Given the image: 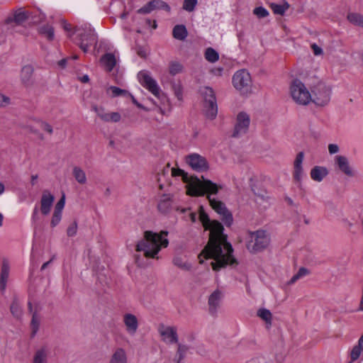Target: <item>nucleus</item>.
<instances>
[{
	"instance_id": "20e7f679",
	"label": "nucleus",
	"mask_w": 363,
	"mask_h": 363,
	"mask_svg": "<svg viewBox=\"0 0 363 363\" xmlns=\"http://www.w3.org/2000/svg\"><path fill=\"white\" fill-rule=\"evenodd\" d=\"M289 95L292 100L300 106H307L312 101V94L306 85L298 79H294L289 84Z\"/></svg>"
},
{
	"instance_id": "603ef678",
	"label": "nucleus",
	"mask_w": 363,
	"mask_h": 363,
	"mask_svg": "<svg viewBox=\"0 0 363 363\" xmlns=\"http://www.w3.org/2000/svg\"><path fill=\"white\" fill-rule=\"evenodd\" d=\"M38 122L42 130L48 133L49 134L52 133V128L48 123L40 120H38Z\"/></svg>"
},
{
	"instance_id": "0e129e2a",
	"label": "nucleus",
	"mask_w": 363,
	"mask_h": 363,
	"mask_svg": "<svg viewBox=\"0 0 363 363\" xmlns=\"http://www.w3.org/2000/svg\"><path fill=\"white\" fill-rule=\"evenodd\" d=\"M196 213H191L190 214V219H191V220L192 222H195V220H196Z\"/></svg>"
},
{
	"instance_id": "9d476101",
	"label": "nucleus",
	"mask_w": 363,
	"mask_h": 363,
	"mask_svg": "<svg viewBox=\"0 0 363 363\" xmlns=\"http://www.w3.org/2000/svg\"><path fill=\"white\" fill-rule=\"evenodd\" d=\"M157 333L160 340L167 345L177 344L179 337L177 329L175 326L160 323L157 326Z\"/></svg>"
},
{
	"instance_id": "2f4dec72",
	"label": "nucleus",
	"mask_w": 363,
	"mask_h": 363,
	"mask_svg": "<svg viewBox=\"0 0 363 363\" xmlns=\"http://www.w3.org/2000/svg\"><path fill=\"white\" fill-rule=\"evenodd\" d=\"M172 34L174 38L177 40H184L187 36V30L183 25H177L174 27Z\"/></svg>"
},
{
	"instance_id": "f257e3e1",
	"label": "nucleus",
	"mask_w": 363,
	"mask_h": 363,
	"mask_svg": "<svg viewBox=\"0 0 363 363\" xmlns=\"http://www.w3.org/2000/svg\"><path fill=\"white\" fill-rule=\"evenodd\" d=\"M199 220L203 228L210 231L209 240L198 256L199 263H203L206 259H213L211 264L215 271L236 263L232 246L223 233V225L216 220H210L202 207L199 209Z\"/></svg>"
},
{
	"instance_id": "a18cd8bd",
	"label": "nucleus",
	"mask_w": 363,
	"mask_h": 363,
	"mask_svg": "<svg viewBox=\"0 0 363 363\" xmlns=\"http://www.w3.org/2000/svg\"><path fill=\"white\" fill-rule=\"evenodd\" d=\"M304 176L303 167H294L293 177L296 182H301Z\"/></svg>"
},
{
	"instance_id": "680f3d73",
	"label": "nucleus",
	"mask_w": 363,
	"mask_h": 363,
	"mask_svg": "<svg viewBox=\"0 0 363 363\" xmlns=\"http://www.w3.org/2000/svg\"><path fill=\"white\" fill-rule=\"evenodd\" d=\"M81 82H84V83H86L89 81V77L88 75H84L81 79H80Z\"/></svg>"
},
{
	"instance_id": "7c9ffc66",
	"label": "nucleus",
	"mask_w": 363,
	"mask_h": 363,
	"mask_svg": "<svg viewBox=\"0 0 363 363\" xmlns=\"http://www.w3.org/2000/svg\"><path fill=\"white\" fill-rule=\"evenodd\" d=\"M184 71L183 65L178 61H171L168 65V72L170 75L175 76L182 73Z\"/></svg>"
},
{
	"instance_id": "e2e57ef3",
	"label": "nucleus",
	"mask_w": 363,
	"mask_h": 363,
	"mask_svg": "<svg viewBox=\"0 0 363 363\" xmlns=\"http://www.w3.org/2000/svg\"><path fill=\"white\" fill-rule=\"evenodd\" d=\"M63 28L66 31L69 32L71 30V26L67 23H65L63 25Z\"/></svg>"
},
{
	"instance_id": "4468645a",
	"label": "nucleus",
	"mask_w": 363,
	"mask_h": 363,
	"mask_svg": "<svg viewBox=\"0 0 363 363\" xmlns=\"http://www.w3.org/2000/svg\"><path fill=\"white\" fill-rule=\"evenodd\" d=\"M330 94L331 91L328 86L320 84L313 91L311 102L317 106H325L330 100Z\"/></svg>"
},
{
	"instance_id": "0eeeda50",
	"label": "nucleus",
	"mask_w": 363,
	"mask_h": 363,
	"mask_svg": "<svg viewBox=\"0 0 363 363\" xmlns=\"http://www.w3.org/2000/svg\"><path fill=\"white\" fill-rule=\"evenodd\" d=\"M200 91L203 99V111L206 117L213 119L218 112L214 91L211 88L208 86L201 89Z\"/></svg>"
},
{
	"instance_id": "58836bf2",
	"label": "nucleus",
	"mask_w": 363,
	"mask_h": 363,
	"mask_svg": "<svg viewBox=\"0 0 363 363\" xmlns=\"http://www.w3.org/2000/svg\"><path fill=\"white\" fill-rule=\"evenodd\" d=\"M40 325V318L39 317V315L37 313H34L33 314V317H32V320H31V323H30V327H31V330H32L33 335H35L37 333V332L39 330Z\"/></svg>"
},
{
	"instance_id": "39448f33",
	"label": "nucleus",
	"mask_w": 363,
	"mask_h": 363,
	"mask_svg": "<svg viewBox=\"0 0 363 363\" xmlns=\"http://www.w3.org/2000/svg\"><path fill=\"white\" fill-rule=\"evenodd\" d=\"M73 40L84 51L87 52L89 46L96 43V35L89 25L77 27L74 32Z\"/></svg>"
},
{
	"instance_id": "412c9836",
	"label": "nucleus",
	"mask_w": 363,
	"mask_h": 363,
	"mask_svg": "<svg viewBox=\"0 0 363 363\" xmlns=\"http://www.w3.org/2000/svg\"><path fill=\"white\" fill-rule=\"evenodd\" d=\"M108 363H128L126 350L121 347L115 348L112 351Z\"/></svg>"
},
{
	"instance_id": "6ab92c4d",
	"label": "nucleus",
	"mask_w": 363,
	"mask_h": 363,
	"mask_svg": "<svg viewBox=\"0 0 363 363\" xmlns=\"http://www.w3.org/2000/svg\"><path fill=\"white\" fill-rule=\"evenodd\" d=\"M93 110L97 116L104 122L117 123L121 119V116L118 112H108L103 107L99 106H94Z\"/></svg>"
},
{
	"instance_id": "f03ea898",
	"label": "nucleus",
	"mask_w": 363,
	"mask_h": 363,
	"mask_svg": "<svg viewBox=\"0 0 363 363\" xmlns=\"http://www.w3.org/2000/svg\"><path fill=\"white\" fill-rule=\"evenodd\" d=\"M220 189L221 186L203 177L193 178L187 186V194L191 196H201L207 194L212 208L223 216V220L225 225H230L233 222L231 213L226 209L223 203L211 198V195L216 194Z\"/></svg>"
},
{
	"instance_id": "393cba45",
	"label": "nucleus",
	"mask_w": 363,
	"mask_h": 363,
	"mask_svg": "<svg viewBox=\"0 0 363 363\" xmlns=\"http://www.w3.org/2000/svg\"><path fill=\"white\" fill-rule=\"evenodd\" d=\"M257 315L264 322L267 328L272 324L273 315L271 311L265 308H260L257 311Z\"/></svg>"
},
{
	"instance_id": "bf43d9fd",
	"label": "nucleus",
	"mask_w": 363,
	"mask_h": 363,
	"mask_svg": "<svg viewBox=\"0 0 363 363\" xmlns=\"http://www.w3.org/2000/svg\"><path fill=\"white\" fill-rule=\"evenodd\" d=\"M174 94L176 96V97L178 99V100H182V89L180 86H175L174 88Z\"/></svg>"
},
{
	"instance_id": "c9c22d12",
	"label": "nucleus",
	"mask_w": 363,
	"mask_h": 363,
	"mask_svg": "<svg viewBox=\"0 0 363 363\" xmlns=\"http://www.w3.org/2000/svg\"><path fill=\"white\" fill-rule=\"evenodd\" d=\"M309 274V271L304 268L301 267L298 269L296 274H295L289 280V284H294L298 279L307 276Z\"/></svg>"
},
{
	"instance_id": "dca6fc26",
	"label": "nucleus",
	"mask_w": 363,
	"mask_h": 363,
	"mask_svg": "<svg viewBox=\"0 0 363 363\" xmlns=\"http://www.w3.org/2000/svg\"><path fill=\"white\" fill-rule=\"evenodd\" d=\"M186 162L196 172H203L209 169L208 162L206 159L197 153H192L186 156Z\"/></svg>"
},
{
	"instance_id": "052dcab7",
	"label": "nucleus",
	"mask_w": 363,
	"mask_h": 363,
	"mask_svg": "<svg viewBox=\"0 0 363 363\" xmlns=\"http://www.w3.org/2000/svg\"><path fill=\"white\" fill-rule=\"evenodd\" d=\"M211 72L216 75V76H220L223 72V68L222 67H216L211 70Z\"/></svg>"
},
{
	"instance_id": "423d86ee",
	"label": "nucleus",
	"mask_w": 363,
	"mask_h": 363,
	"mask_svg": "<svg viewBox=\"0 0 363 363\" xmlns=\"http://www.w3.org/2000/svg\"><path fill=\"white\" fill-rule=\"evenodd\" d=\"M269 234L262 230L250 233L247 248L251 252H257L266 248L269 244Z\"/></svg>"
},
{
	"instance_id": "72a5a7b5",
	"label": "nucleus",
	"mask_w": 363,
	"mask_h": 363,
	"mask_svg": "<svg viewBox=\"0 0 363 363\" xmlns=\"http://www.w3.org/2000/svg\"><path fill=\"white\" fill-rule=\"evenodd\" d=\"M205 59L209 62L214 63L219 59V55L216 50L212 48H208L204 53Z\"/></svg>"
},
{
	"instance_id": "f3484780",
	"label": "nucleus",
	"mask_w": 363,
	"mask_h": 363,
	"mask_svg": "<svg viewBox=\"0 0 363 363\" xmlns=\"http://www.w3.org/2000/svg\"><path fill=\"white\" fill-rule=\"evenodd\" d=\"M65 206V195L62 194V197L58 200L54 207L50 218V226L56 227L61 221L62 218V212Z\"/></svg>"
},
{
	"instance_id": "e433bc0d",
	"label": "nucleus",
	"mask_w": 363,
	"mask_h": 363,
	"mask_svg": "<svg viewBox=\"0 0 363 363\" xmlns=\"http://www.w3.org/2000/svg\"><path fill=\"white\" fill-rule=\"evenodd\" d=\"M172 175L173 177H181L184 182H187L186 186H188L189 183L191 180V179L194 178V177H191L189 179L187 174L184 170L179 169V168H172Z\"/></svg>"
},
{
	"instance_id": "9b49d317",
	"label": "nucleus",
	"mask_w": 363,
	"mask_h": 363,
	"mask_svg": "<svg viewBox=\"0 0 363 363\" xmlns=\"http://www.w3.org/2000/svg\"><path fill=\"white\" fill-rule=\"evenodd\" d=\"M138 79L140 84L147 89L156 97L160 96L161 90L155 79H154L150 73L145 70L141 71L138 74Z\"/></svg>"
},
{
	"instance_id": "338daca9",
	"label": "nucleus",
	"mask_w": 363,
	"mask_h": 363,
	"mask_svg": "<svg viewBox=\"0 0 363 363\" xmlns=\"http://www.w3.org/2000/svg\"><path fill=\"white\" fill-rule=\"evenodd\" d=\"M357 26H360V27L363 28V15H362V17L360 18V21H359Z\"/></svg>"
},
{
	"instance_id": "a878e982",
	"label": "nucleus",
	"mask_w": 363,
	"mask_h": 363,
	"mask_svg": "<svg viewBox=\"0 0 363 363\" xmlns=\"http://www.w3.org/2000/svg\"><path fill=\"white\" fill-rule=\"evenodd\" d=\"M101 62L104 67L108 72L111 71L116 64V58L114 55L107 53L104 55L101 59Z\"/></svg>"
},
{
	"instance_id": "13d9d810",
	"label": "nucleus",
	"mask_w": 363,
	"mask_h": 363,
	"mask_svg": "<svg viewBox=\"0 0 363 363\" xmlns=\"http://www.w3.org/2000/svg\"><path fill=\"white\" fill-rule=\"evenodd\" d=\"M339 146L336 144H330L328 145V152L330 155L336 154L339 152Z\"/></svg>"
},
{
	"instance_id": "4c0bfd02",
	"label": "nucleus",
	"mask_w": 363,
	"mask_h": 363,
	"mask_svg": "<svg viewBox=\"0 0 363 363\" xmlns=\"http://www.w3.org/2000/svg\"><path fill=\"white\" fill-rule=\"evenodd\" d=\"M198 4L197 0H184L182 9L189 13L193 12Z\"/></svg>"
},
{
	"instance_id": "2eb2a0df",
	"label": "nucleus",
	"mask_w": 363,
	"mask_h": 363,
	"mask_svg": "<svg viewBox=\"0 0 363 363\" xmlns=\"http://www.w3.org/2000/svg\"><path fill=\"white\" fill-rule=\"evenodd\" d=\"M224 298V291L217 288L213 290L208 297V308L211 315H216L221 306Z\"/></svg>"
},
{
	"instance_id": "c756f323",
	"label": "nucleus",
	"mask_w": 363,
	"mask_h": 363,
	"mask_svg": "<svg viewBox=\"0 0 363 363\" xmlns=\"http://www.w3.org/2000/svg\"><path fill=\"white\" fill-rule=\"evenodd\" d=\"M72 174L76 181L80 184H85L87 178L85 172L79 167H74L72 169Z\"/></svg>"
},
{
	"instance_id": "5701e85b",
	"label": "nucleus",
	"mask_w": 363,
	"mask_h": 363,
	"mask_svg": "<svg viewBox=\"0 0 363 363\" xmlns=\"http://www.w3.org/2000/svg\"><path fill=\"white\" fill-rule=\"evenodd\" d=\"M328 174V170L325 167L323 166H315L310 172V176L312 180L320 182H322Z\"/></svg>"
},
{
	"instance_id": "49530a36",
	"label": "nucleus",
	"mask_w": 363,
	"mask_h": 363,
	"mask_svg": "<svg viewBox=\"0 0 363 363\" xmlns=\"http://www.w3.org/2000/svg\"><path fill=\"white\" fill-rule=\"evenodd\" d=\"M362 15L357 13H350L347 15V20L352 24L358 26Z\"/></svg>"
},
{
	"instance_id": "5fc2aeb1",
	"label": "nucleus",
	"mask_w": 363,
	"mask_h": 363,
	"mask_svg": "<svg viewBox=\"0 0 363 363\" xmlns=\"http://www.w3.org/2000/svg\"><path fill=\"white\" fill-rule=\"evenodd\" d=\"M10 98L1 93H0V107H4L10 104Z\"/></svg>"
},
{
	"instance_id": "6e6d98bb",
	"label": "nucleus",
	"mask_w": 363,
	"mask_h": 363,
	"mask_svg": "<svg viewBox=\"0 0 363 363\" xmlns=\"http://www.w3.org/2000/svg\"><path fill=\"white\" fill-rule=\"evenodd\" d=\"M311 47L313 52L315 55L318 56V55H323V49L318 45L313 43L311 45Z\"/></svg>"
},
{
	"instance_id": "4be33fe9",
	"label": "nucleus",
	"mask_w": 363,
	"mask_h": 363,
	"mask_svg": "<svg viewBox=\"0 0 363 363\" xmlns=\"http://www.w3.org/2000/svg\"><path fill=\"white\" fill-rule=\"evenodd\" d=\"M173 208V201L172 196L169 194L162 195L157 203V210L162 214L170 213Z\"/></svg>"
},
{
	"instance_id": "a211bd4d",
	"label": "nucleus",
	"mask_w": 363,
	"mask_h": 363,
	"mask_svg": "<svg viewBox=\"0 0 363 363\" xmlns=\"http://www.w3.org/2000/svg\"><path fill=\"white\" fill-rule=\"evenodd\" d=\"M35 65L33 63H28L24 65L21 71V80L26 86H30L35 82Z\"/></svg>"
},
{
	"instance_id": "774afa93",
	"label": "nucleus",
	"mask_w": 363,
	"mask_h": 363,
	"mask_svg": "<svg viewBox=\"0 0 363 363\" xmlns=\"http://www.w3.org/2000/svg\"><path fill=\"white\" fill-rule=\"evenodd\" d=\"M359 347H361L363 349V335L359 339Z\"/></svg>"
},
{
	"instance_id": "1a4fd4ad",
	"label": "nucleus",
	"mask_w": 363,
	"mask_h": 363,
	"mask_svg": "<svg viewBox=\"0 0 363 363\" xmlns=\"http://www.w3.org/2000/svg\"><path fill=\"white\" fill-rule=\"evenodd\" d=\"M234 87L242 93H247L252 85L250 73L245 69L237 71L233 77Z\"/></svg>"
},
{
	"instance_id": "6e6552de",
	"label": "nucleus",
	"mask_w": 363,
	"mask_h": 363,
	"mask_svg": "<svg viewBox=\"0 0 363 363\" xmlns=\"http://www.w3.org/2000/svg\"><path fill=\"white\" fill-rule=\"evenodd\" d=\"M334 167L340 173L349 178H354L358 175L357 169L351 164L349 158L345 155L335 156Z\"/></svg>"
},
{
	"instance_id": "aec40b11",
	"label": "nucleus",
	"mask_w": 363,
	"mask_h": 363,
	"mask_svg": "<svg viewBox=\"0 0 363 363\" xmlns=\"http://www.w3.org/2000/svg\"><path fill=\"white\" fill-rule=\"evenodd\" d=\"M54 200L55 197L51 192L47 190L43 191L40 201V211L43 216H48L50 213Z\"/></svg>"
},
{
	"instance_id": "a19ab883",
	"label": "nucleus",
	"mask_w": 363,
	"mask_h": 363,
	"mask_svg": "<svg viewBox=\"0 0 363 363\" xmlns=\"http://www.w3.org/2000/svg\"><path fill=\"white\" fill-rule=\"evenodd\" d=\"M173 262L174 265L182 269L189 270L191 268V264L183 260L182 257H175L173 260Z\"/></svg>"
},
{
	"instance_id": "c03bdc74",
	"label": "nucleus",
	"mask_w": 363,
	"mask_h": 363,
	"mask_svg": "<svg viewBox=\"0 0 363 363\" xmlns=\"http://www.w3.org/2000/svg\"><path fill=\"white\" fill-rule=\"evenodd\" d=\"M177 344L178 348L177 351V357L178 362H179L184 358L186 351L188 350V347L179 342Z\"/></svg>"
},
{
	"instance_id": "b1692460",
	"label": "nucleus",
	"mask_w": 363,
	"mask_h": 363,
	"mask_svg": "<svg viewBox=\"0 0 363 363\" xmlns=\"http://www.w3.org/2000/svg\"><path fill=\"white\" fill-rule=\"evenodd\" d=\"M10 267L6 261H4L1 265L0 274V290L4 291L6 290L9 281Z\"/></svg>"
},
{
	"instance_id": "c85d7f7f",
	"label": "nucleus",
	"mask_w": 363,
	"mask_h": 363,
	"mask_svg": "<svg viewBox=\"0 0 363 363\" xmlns=\"http://www.w3.org/2000/svg\"><path fill=\"white\" fill-rule=\"evenodd\" d=\"M38 31L40 35L48 40H52L55 38L54 29L50 25L46 24L40 26Z\"/></svg>"
},
{
	"instance_id": "69168bd1",
	"label": "nucleus",
	"mask_w": 363,
	"mask_h": 363,
	"mask_svg": "<svg viewBox=\"0 0 363 363\" xmlns=\"http://www.w3.org/2000/svg\"><path fill=\"white\" fill-rule=\"evenodd\" d=\"M4 185L1 182H0V195H1L4 192Z\"/></svg>"
},
{
	"instance_id": "7ed1b4c3",
	"label": "nucleus",
	"mask_w": 363,
	"mask_h": 363,
	"mask_svg": "<svg viewBox=\"0 0 363 363\" xmlns=\"http://www.w3.org/2000/svg\"><path fill=\"white\" fill-rule=\"evenodd\" d=\"M167 234V231H161L160 233L145 231L143 239L140 240L136 245V250L142 252L147 258L157 259V255L159 252L168 246Z\"/></svg>"
},
{
	"instance_id": "ddd939ff",
	"label": "nucleus",
	"mask_w": 363,
	"mask_h": 363,
	"mask_svg": "<svg viewBox=\"0 0 363 363\" xmlns=\"http://www.w3.org/2000/svg\"><path fill=\"white\" fill-rule=\"evenodd\" d=\"M122 323L125 333L130 336H134L138 331L140 321L138 317L130 312L124 313L122 315Z\"/></svg>"
},
{
	"instance_id": "79ce46f5",
	"label": "nucleus",
	"mask_w": 363,
	"mask_h": 363,
	"mask_svg": "<svg viewBox=\"0 0 363 363\" xmlns=\"http://www.w3.org/2000/svg\"><path fill=\"white\" fill-rule=\"evenodd\" d=\"M252 13L258 18H264L269 15V11L263 6L255 7L252 11Z\"/></svg>"
},
{
	"instance_id": "cd10ccee",
	"label": "nucleus",
	"mask_w": 363,
	"mask_h": 363,
	"mask_svg": "<svg viewBox=\"0 0 363 363\" xmlns=\"http://www.w3.org/2000/svg\"><path fill=\"white\" fill-rule=\"evenodd\" d=\"M157 98L160 100V105L158 106L159 112L163 115L169 113L172 110V106L169 99L160 94Z\"/></svg>"
},
{
	"instance_id": "37998d69",
	"label": "nucleus",
	"mask_w": 363,
	"mask_h": 363,
	"mask_svg": "<svg viewBox=\"0 0 363 363\" xmlns=\"http://www.w3.org/2000/svg\"><path fill=\"white\" fill-rule=\"evenodd\" d=\"M155 4V1L152 0L141 9H138V12L140 13H150V12L156 9Z\"/></svg>"
},
{
	"instance_id": "473e14b6",
	"label": "nucleus",
	"mask_w": 363,
	"mask_h": 363,
	"mask_svg": "<svg viewBox=\"0 0 363 363\" xmlns=\"http://www.w3.org/2000/svg\"><path fill=\"white\" fill-rule=\"evenodd\" d=\"M49 351L45 348L38 350L33 357V363H46Z\"/></svg>"
},
{
	"instance_id": "de8ad7c7",
	"label": "nucleus",
	"mask_w": 363,
	"mask_h": 363,
	"mask_svg": "<svg viewBox=\"0 0 363 363\" xmlns=\"http://www.w3.org/2000/svg\"><path fill=\"white\" fill-rule=\"evenodd\" d=\"M271 7L274 13L279 15H283L287 9L285 6L274 4H272Z\"/></svg>"
},
{
	"instance_id": "3c124183",
	"label": "nucleus",
	"mask_w": 363,
	"mask_h": 363,
	"mask_svg": "<svg viewBox=\"0 0 363 363\" xmlns=\"http://www.w3.org/2000/svg\"><path fill=\"white\" fill-rule=\"evenodd\" d=\"M363 350L361 347H359V343L357 346L353 347L351 352V359L354 361L359 358L361 354V350Z\"/></svg>"
},
{
	"instance_id": "8fccbe9b",
	"label": "nucleus",
	"mask_w": 363,
	"mask_h": 363,
	"mask_svg": "<svg viewBox=\"0 0 363 363\" xmlns=\"http://www.w3.org/2000/svg\"><path fill=\"white\" fill-rule=\"evenodd\" d=\"M156 9H162L167 12L170 11V6L162 0H155Z\"/></svg>"
},
{
	"instance_id": "864d4df0",
	"label": "nucleus",
	"mask_w": 363,
	"mask_h": 363,
	"mask_svg": "<svg viewBox=\"0 0 363 363\" xmlns=\"http://www.w3.org/2000/svg\"><path fill=\"white\" fill-rule=\"evenodd\" d=\"M77 225L76 223H72L67 230V234L69 237H73L77 234Z\"/></svg>"
},
{
	"instance_id": "ea45409f",
	"label": "nucleus",
	"mask_w": 363,
	"mask_h": 363,
	"mask_svg": "<svg viewBox=\"0 0 363 363\" xmlns=\"http://www.w3.org/2000/svg\"><path fill=\"white\" fill-rule=\"evenodd\" d=\"M11 312L15 318H21L23 315L21 306L16 301L13 302L11 306Z\"/></svg>"
},
{
	"instance_id": "09e8293b",
	"label": "nucleus",
	"mask_w": 363,
	"mask_h": 363,
	"mask_svg": "<svg viewBox=\"0 0 363 363\" xmlns=\"http://www.w3.org/2000/svg\"><path fill=\"white\" fill-rule=\"evenodd\" d=\"M304 159V154L303 152H298L294 162V167H303L302 164Z\"/></svg>"
},
{
	"instance_id": "f704fd0d",
	"label": "nucleus",
	"mask_w": 363,
	"mask_h": 363,
	"mask_svg": "<svg viewBox=\"0 0 363 363\" xmlns=\"http://www.w3.org/2000/svg\"><path fill=\"white\" fill-rule=\"evenodd\" d=\"M27 12L22 9H18L16 11L13 15V21L17 23H21L24 22L28 18Z\"/></svg>"
},
{
	"instance_id": "f8f14e48",
	"label": "nucleus",
	"mask_w": 363,
	"mask_h": 363,
	"mask_svg": "<svg viewBox=\"0 0 363 363\" xmlns=\"http://www.w3.org/2000/svg\"><path fill=\"white\" fill-rule=\"evenodd\" d=\"M250 116L245 111L238 113L233 130V136L240 137L246 134L250 128Z\"/></svg>"
},
{
	"instance_id": "bb28decb",
	"label": "nucleus",
	"mask_w": 363,
	"mask_h": 363,
	"mask_svg": "<svg viewBox=\"0 0 363 363\" xmlns=\"http://www.w3.org/2000/svg\"><path fill=\"white\" fill-rule=\"evenodd\" d=\"M106 94L108 96L111 98L117 96L126 97L128 95H130V93L128 91L114 86L107 87L106 89Z\"/></svg>"
},
{
	"instance_id": "4d7b16f0",
	"label": "nucleus",
	"mask_w": 363,
	"mask_h": 363,
	"mask_svg": "<svg viewBox=\"0 0 363 363\" xmlns=\"http://www.w3.org/2000/svg\"><path fill=\"white\" fill-rule=\"evenodd\" d=\"M126 97H130L131 99V101L138 108H142L146 111H148L149 109L145 108V106H143L141 104H140L135 99V97L131 94H130V95H128Z\"/></svg>"
}]
</instances>
